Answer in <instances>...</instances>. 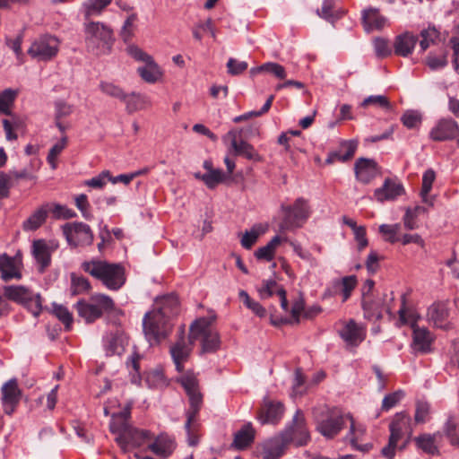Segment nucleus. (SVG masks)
<instances>
[{
	"label": "nucleus",
	"mask_w": 459,
	"mask_h": 459,
	"mask_svg": "<svg viewBox=\"0 0 459 459\" xmlns=\"http://www.w3.org/2000/svg\"><path fill=\"white\" fill-rule=\"evenodd\" d=\"M192 345L185 340L184 330H181L178 340L170 347L169 351L176 369L182 373L178 377V382L181 384L188 396L190 408L186 413L185 427L188 436V444L194 446L199 441L197 434L199 424L197 423L196 417L203 403V395L199 390V382L196 375L192 370L184 371V364L190 357Z\"/></svg>",
	"instance_id": "obj_1"
},
{
	"label": "nucleus",
	"mask_w": 459,
	"mask_h": 459,
	"mask_svg": "<svg viewBox=\"0 0 459 459\" xmlns=\"http://www.w3.org/2000/svg\"><path fill=\"white\" fill-rule=\"evenodd\" d=\"M178 310V300L175 295L164 296L155 300L152 310L143 318V332L152 345L160 343L171 333V318Z\"/></svg>",
	"instance_id": "obj_2"
},
{
	"label": "nucleus",
	"mask_w": 459,
	"mask_h": 459,
	"mask_svg": "<svg viewBox=\"0 0 459 459\" xmlns=\"http://www.w3.org/2000/svg\"><path fill=\"white\" fill-rule=\"evenodd\" d=\"M216 316L197 318L189 327V342H198L201 353L215 352L221 347V337L215 325Z\"/></svg>",
	"instance_id": "obj_3"
},
{
	"label": "nucleus",
	"mask_w": 459,
	"mask_h": 459,
	"mask_svg": "<svg viewBox=\"0 0 459 459\" xmlns=\"http://www.w3.org/2000/svg\"><path fill=\"white\" fill-rule=\"evenodd\" d=\"M84 41L88 52L94 55L108 54L115 41L113 30L100 22L86 21L83 24Z\"/></svg>",
	"instance_id": "obj_4"
},
{
	"label": "nucleus",
	"mask_w": 459,
	"mask_h": 459,
	"mask_svg": "<svg viewBox=\"0 0 459 459\" xmlns=\"http://www.w3.org/2000/svg\"><path fill=\"white\" fill-rule=\"evenodd\" d=\"M390 436L388 443L381 449L385 459H393L396 450H403L410 442L412 428L408 414L397 413L389 424Z\"/></svg>",
	"instance_id": "obj_5"
},
{
	"label": "nucleus",
	"mask_w": 459,
	"mask_h": 459,
	"mask_svg": "<svg viewBox=\"0 0 459 459\" xmlns=\"http://www.w3.org/2000/svg\"><path fill=\"white\" fill-rule=\"evenodd\" d=\"M82 268L112 290H117L126 281L124 268L117 264H110L102 260H91L83 262Z\"/></svg>",
	"instance_id": "obj_6"
},
{
	"label": "nucleus",
	"mask_w": 459,
	"mask_h": 459,
	"mask_svg": "<svg viewBox=\"0 0 459 459\" xmlns=\"http://www.w3.org/2000/svg\"><path fill=\"white\" fill-rule=\"evenodd\" d=\"M313 417L316 430L325 437L332 439L343 429L347 414L338 408H329L325 405L315 408Z\"/></svg>",
	"instance_id": "obj_7"
},
{
	"label": "nucleus",
	"mask_w": 459,
	"mask_h": 459,
	"mask_svg": "<svg viewBox=\"0 0 459 459\" xmlns=\"http://www.w3.org/2000/svg\"><path fill=\"white\" fill-rule=\"evenodd\" d=\"M115 308L113 299L104 294H94L89 301L81 300L76 304L79 316L86 323H92L101 317L103 313L111 312Z\"/></svg>",
	"instance_id": "obj_8"
},
{
	"label": "nucleus",
	"mask_w": 459,
	"mask_h": 459,
	"mask_svg": "<svg viewBox=\"0 0 459 459\" xmlns=\"http://www.w3.org/2000/svg\"><path fill=\"white\" fill-rule=\"evenodd\" d=\"M4 297L17 304L25 307L34 316H38L42 309V300L39 294L34 293L23 285H6L3 287Z\"/></svg>",
	"instance_id": "obj_9"
},
{
	"label": "nucleus",
	"mask_w": 459,
	"mask_h": 459,
	"mask_svg": "<svg viewBox=\"0 0 459 459\" xmlns=\"http://www.w3.org/2000/svg\"><path fill=\"white\" fill-rule=\"evenodd\" d=\"M282 211L285 214L281 224V230H282L301 227L310 215L308 202L302 197L298 198L292 205H283Z\"/></svg>",
	"instance_id": "obj_10"
},
{
	"label": "nucleus",
	"mask_w": 459,
	"mask_h": 459,
	"mask_svg": "<svg viewBox=\"0 0 459 459\" xmlns=\"http://www.w3.org/2000/svg\"><path fill=\"white\" fill-rule=\"evenodd\" d=\"M285 443H294L296 446H304L310 439V435L306 425V420L301 411H297L291 423L281 434Z\"/></svg>",
	"instance_id": "obj_11"
},
{
	"label": "nucleus",
	"mask_w": 459,
	"mask_h": 459,
	"mask_svg": "<svg viewBox=\"0 0 459 459\" xmlns=\"http://www.w3.org/2000/svg\"><path fill=\"white\" fill-rule=\"evenodd\" d=\"M60 41L57 38L44 35L35 39L30 45L28 54L39 61H49L56 56Z\"/></svg>",
	"instance_id": "obj_12"
},
{
	"label": "nucleus",
	"mask_w": 459,
	"mask_h": 459,
	"mask_svg": "<svg viewBox=\"0 0 459 459\" xmlns=\"http://www.w3.org/2000/svg\"><path fill=\"white\" fill-rule=\"evenodd\" d=\"M62 232L72 247L90 246L93 242V233L90 226L83 222L65 223Z\"/></svg>",
	"instance_id": "obj_13"
},
{
	"label": "nucleus",
	"mask_w": 459,
	"mask_h": 459,
	"mask_svg": "<svg viewBox=\"0 0 459 459\" xmlns=\"http://www.w3.org/2000/svg\"><path fill=\"white\" fill-rule=\"evenodd\" d=\"M22 268V255L20 252H17L13 256L5 253L0 255V277L3 281L21 280Z\"/></svg>",
	"instance_id": "obj_14"
},
{
	"label": "nucleus",
	"mask_w": 459,
	"mask_h": 459,
	"mask_svg": "<svg viewBox=\"0 0 459 459\" xmlns=\"http://www.w3.org/2000/svg\"><path fill=\"white\" fill-rule=\"evenodd\" d=\"M387 294L384 295L383 299L373 300L368 292H364L363 296V309L365 316L368 319L378 320L383 316V313H391L390 302L393 301V297Z\"/></svg>",
	"instance_id": "obj_15"
},
{
	"label": "nucleus",
	"mask_w": 459,
	"mask_h": 459,
	"mask_svg": "<svg viewBox=\"0 0 459 459\" xmlns=\"http://www.w3.org/2000/svg\"><path fill=\"white\" fill-rule=\"evenodd\" d=\"M151 438L152 435L150 431L131 427L125 434L117 436L116 441L123 452L126 453L130 448L142 446L151 440Z\"/></svg>",
	"instance_id": "obj_16"
},
{
	"label": "nucleus",
	"mask_w": 459,
	"mask_h": 459,
	"mask_svg": "<svg viewBox=\"0 0 459 459\" xmlns=\"http://www.w3.org/2000/svg\"><path fill=\"white\" fill-rule=\"evenodd\" d=\"M22 392L16 379H11L2 386V404L4 413L11 415L15 411Z\"/></svg>",
	"instance_id": "obj_17"
},
{
	"label": "nucleus",
	"mask_w": 459,
	"mask_h": 459,
	"mask_svg": "<svg viewBox=\"0 0 459 459\" xmlns=\"http://www.w3.org/2000/svg\"><path fill=\"white\" fill-rule=\"evenodd\" d=\"M404 192V187L400 182L393 178H385L383 186L375 190L374 198L379 203L394 201Z\"/></svg>",
	"instance_id": "obj_18"
},
{
	"label": "nucleus",
	"mask_w": 459,
	"mask_h": 459,
	"mask_svg": "<svg viewBox=\"0 0 459 459\" xmlns=\"http://www.w3.org/2000/svg\"><path fill=\"white\" fill-rule=\"evenodd\" d=\"M459 134V126L452 119H441L431 129L429 136L433 141L444 142L452 140Z\"/></svg>",
	"instance_id": "obj_19"
},
{
	"label": "nucleus",
	"mask_w": 459,
	"mask_h": 459,
	"mask_svg": "<svg viewBox=\"0 0 459 459\" xmlns=\"http://www.w3.org/2000/svg\"><path fill=\"white\" fill-rule=\"evenodd\" d=\"M428 321L435 327L443 330H449L452 328V324L448 321L449 311L445 303H434L429 309L427 314Z\"/></svg>",
	"instance_id": "obj_20"
},
{
	"label": "nucleus",
	"mask_w": 459,
	"mask_h": 459,
	"mask_svg": "<svg viewBox=\"0 0 459 459\" xmlns=\"http://www.w3.org/2000/svg\"><path fill=\"white\" fill-rule=\"evenodd\" d=\"M57 248L56 243H47L43 239H38L32 243V255L40 266V271L49 266L51 262V254Z\"/></svg>",
	"instance_id": "obj_21"
},
{
	"label": "nucleus",
	"mask_w": 459,
	"mask_h": 459,
	"mask_svg": "<svg viewBox=\"0 0 459 459\" xmlns=\"http://www.w3.org/2000/svg\"><path fill=\"white\" fill-rule=\"evenodd\" d=\"M257 291L261 299H268L273 295H277L281 303V306L284 311H288V300L286 298V291L284 288L278 284L273 280L263 281L261 286L257 288Z\"/></svg>",
	"instance_id": "obj_22"
},
{
	"label": "nucleus",
	"mask_w": 459,
	"mask_h": 459,
	"mask_svg": "<svg viewBox=\"0 0 459 459\" xmlns=\"http://www.w3.org/2000/svg\"><path fill=\"white\" fill-rule=\"evenodd\" d=\"M347 420L350 421V430L346 436V439L355 449L362 452L369 451L372 447L370 444H359L366 434L365 427L362 424L356 423L353 417L350 414H347Z\"/></svg>",
	"instance_id": "obj_23"
},
{
	"label": "nucleus",
	"mask_w": 459,
	"mask_h": 459,
	"mask_svg": "<svg viewBox=\"0 0 459 459\" xmlns=\"http://www.w3.org/2000/svg\"><path fill=\"white\" fill-rule=\"evenodd\" d=\"M283 411L284 408L281 403L264 399L258 419L263 424L276 423L281 418Z\"/></svg>",
	"instance_id": "obj_24"
},
{
	"label": "nucleus",
	"mask_w": 459,
	"mask_h": 459,
	"mask_svg": "<svg viewBox=\"0 0 459 459\" xmlns=\"http://www.w3.org/2000/svg\"><path fill=\"white\" fill-rule=\"evenodd\" d=\"M355 175L359 181L368 184L378 173L377 164L374 160L360 158L355 162Z\"/></svg>",
	"instance_id": "obj_25"
},
{
	"label": "nucleus",
	"mask_w": 459,
	"mask_h": 459,
	"mask_svg": "<svg viewBox=\"0 0 459 459\" xmlns=\"http://www.w3.org/2000/svg\"><path fill=\"white\" fill-rule=\"evenodd\" d=\"M288 445L281 435L266 440L260 446V455L263 459H279L284 453Z\"/></svg>",
	"instance_id": "obj_26"
},
{
	"label": "nucleus",
	"mask_w": 459,
	"mask_h": 459,
	"mask_svg": "<svg viewBox=\"0 0 459 459\" xmlns=\"http://www.w3.org/2000/svg\"><path fill=\"white\" fill-rule=\"evenodd\" d=\"M344 342L352 346L359 345L365 338V329L359 325L354 320L347 322L340 331Z\"/></svg>",
	"instance_id": "obj_27"
},
{
	"label": "nucleus",
	"mask_w": 459,
	"mask_h": 459,
	"mask_svg": "<svg viewBox=\"0 0 459 459\" xmlns=\"http://www.w3.org/2000/svg\"><path fill=\"white\" fill-rule=\"evenodd\" d=\"M176 448V443L173 438L168 435H160L155 440L148 446V449L155 455L166 458L169 457Z\"/></svg>",
	"instance_id": "obj_28"
},
{
	"label": "nucleus",
	"mask_w": 459,
	"mask_h": 459,
	"mask_svg": "<svg viewBox=\"0 0 459 459\" xmlns=\"http://www.w3.org/2000/svg\"><path fill=\"white\" fill-rule=\"evenodd\" d=\"M412 348L420 352H429L434 340L431 333L425 327L412 328Z\"/></svg>",
	"instance_id": "obj_29"
},
{
	"label": "nucleus",
	"mask_w": 459,
	"mask_h": 459,
	"mask_svg": "<svg viewBox=\"0 0 459 459\" xmlns=\"http://www.w3.org/2000/svg\"><path fill=\"white\" fill-rule=\"evenodd\" d=\"M362 22L367 31L381 30L386 24V18L380 14L377 8H368L362 13Z\"/></svg>",
	"instance_id": "obj_30"
},
{
	"label": "nucleus",
	"mask_w": 459,
	"mask_h": 459,
	"mask_svg": "<svg viewBox=\"0 0 459 459\" xmlns=\"http://www.w3.org/2000/svg\"><path fill=\"white\" fill-rule=\"evenodd\" d=\"M230 135H231L230 144L236 155L243 156L246 159L254 161L262 160V158L259 155V153L255 150V148L250 143L241 139L238 140L235 134L230 133Z\"/></svg>",
	"instance_id": "obj_31"
},
{
	"label": "nucleus",
	"mask_w": 459,
	"mask_h": 459,
	"mask_svg": "<svg viewBox=\"0 0 459 459\" xmlns=\"http://www.w3.org/2000/svg\"><path fill=\"white\" fill-rule=\"evenodd\" d=\"M140 77L148 83H155L162 80L164 72L153 60L137 68Z\"/></svg>",
	"instance_id": "obj_32"
},
{
	"label": "nucleus",
	"mask_w": 459,
	"mask_h": 459,
	"mask_svg": "<svg viewBox=\"0 0 459 459\" xmlns=\"http://www.w3.org/2000/svg\"><path fill=\"white\" fill-rule=\"evenodd\" d=\"M418 38L409 32H405L396 37L394 41V53L398 56H407L415 48Z\"/></svg>",
	"instance_id": "obj_33"
},
{
	"label": "nucleus",
	"mask_w": 459,
	"mask_h": 459,
	"mask_svg": "<svg viewBox=\"0 0 459 459\" xmlns=\"http://www.w3.org/2000/svg\"><path fill=\"white\" fill-rule=\"evenodd\" d=\"M130 417V408L126 407L123 411L116 413L112 416L110 423V430L112 433L117 436H122L132 426L128 423Z\"/></svg>",
	"instance_id": "obj_34"
},
{
	"label": "nucleus",
	"mask_w": 459,
	"mask_h": 459,
	"mask_svg": "<svg viewBox=\"0 0 459 459\" xmlns=\"http://www.w3.org/2000/svg\"><path fill=\"white\" fill-rule=\"evenodd\" d=\"M357 149V143L352 141L343 142L341 145V150L339 152H333L329 153L325 162L327 164H332L337 160L339 161H346L351 160Z\"/></svg>",
	"instance_id": "obj_35"
},
{
	"label": "nucleus",
	"mask_w": 459,
	"mask_h": 459,
	"mask_svg": "<svg viewBox=\"0 0 459 459\" xmlns=\"http://www.w3.org/2000/svg\"><path fill=\"white\" fill-rule=\"evenodd\" d=\"M286 240L287 238H281L280 236L273 237L267 245L256 249L255 252V256L258 260H264L267 262L273 260L277 247L281 244L282 241Z\"/></svg>",
	"instance_id": "obj_36"
},
{
	"label": "nucleus",
	"mask_w": 459,
	"mask_h": 459,
	"mask_svg": "<svg viewBox=\"0 0 459 459\" xmlns=\"http://www.w3.org/2000/svg\"><path fill=\"white\" fill-rule=\"evenodd\" d=\"M111 2L112 0H87L82 5L85 21L100 16Z\"/></svg>",
	"instance_id": "obj_37"
},
{
	"label": "nucleus",
	"mask_w": 459,
	"mask_h": 459,
	"mask_svg": "<svg viewBox=\"0 0 459 459\" xmlns=\"http://www.w3.org/2000/svg\"><path fill=\"white\" fill-rule=\"evenodd\" d=\"M268 230L267 225L255 224L250 230H247L242 234L240 243L246 249H250L257 241L260 236L264 234Z\"/></svg>",
	"instance_id": "obj_38"
},
{
	"label": "nucleus",
	"mask_w": 459,
	"mask_h": 459,
	"mask_svg": "<svg viewBox=\"0 0 459 459\" xmlns=\"http://www.w3.org/2000/svg\"><path fill=\"white\" fill-rule=\"evenodd\" d=\"M124 101L126 102L128 113H134L138 110L144 109L152 105L150 100L146 96L134 92L126 95Z\"/></svg>",
	"instance_id": "obj_39"
},
{
	"label": "nucleus",
	"mask_w": 459,
	"mask_h": 459,
	"mask_svg": "<svg viewBox=\"0 0 459 459\" xmlns=\"http://www.w3.org/2000/svg\"><path fill=\"white\" fill-rule=\"evenodd\" d=\"M342 222L352 230L354 238L358 243L359 250L360 251L364 249L368 245V241L366 237V228L364 226H358L354 220L347 216L342 217Z\"/></svg>",
	"instance_id": "obj_40"
},
{
	"label": "nucleus",
	"mask_w": 459,
	"mask_h": 459,
	"mask_svg": "<svg viewBox=\"0 0 459 459\" xmlns=\"http://www.w3.org/2000/svg\"><path fill=\"white\" fill-rule=\"evenodd\" d=\"M195 177L201 179L205 186L210 188H215L219 184L223 183L227 178L226 173L221 169L212 170L204 174L195 173Z\"/></svg>",
	"instance_id": "obj_41"
},
{
	"label": "nucleus",
	"mask_w": 459,
	"mask_h": 459,
	"mask_svg": "<svg viewBox=\"0 0 459 459\" xmlns=\"http://www.w3.org/2000/svg\"><path fill=\"white\" fill-rule=\"evenodd\" d=\"M55 108L56 125L61 132H65L68 126L62 120L73 113L74 108L64 100H58L55 103Z\"/></svg>",
	"instance_id": "obj_42"
},
{
	"label": "nucleus",
	"mask_w": 459,
	"mask_h": 459,
	"mask_svg": "<svg viewBox=\"0 0 459 459\" xmlns=\"http://www.w3.org/2000/svg\"><path fill=\"white\" fill-rule=\"evenodd\" d=\"M255 429L251 424L245 425L239 431L235 434L234 446L238 449L247 447L254 440Z\"/></svg>",
	"instance_id": "obj_43"
},
{
	"label": "nucleus",
	"mask_w": 459,
	"mask_h": 459,
	"mask_svg": "<svg viewBox=\"0 0 459 459\" xmlns=\"http://www.w3.org/2000/svg\"><path fill=\"white\" fill-rule=\"evenodd\" d=\"M48 210L45 207H40L36 210L24 222V230H35L39 229L46 221Z\"/></svg>",
	"instance_id": "obj_44"
},
{
	"label": "nucleus",
	"mask_w": 459,
	"mask_h": 459,
	"mask_svg": "<svg viewBox=\"0 0 459 459\" xmlns=\"http://www.w3.org/2000/svg\"><path fill=\"white\" fill-rule=\"evenodd\" d=\"M357 282L358 281L355 275L345 276L342 278L340 281H336L334 282L335 288L338 289V290L342 296L343 302L350 298L352 290L357 286Z\"/></svg>",
	"instance_id": "obj_45"
},
{
	"label": "nucleus",
	"mask_w": 459,
	"mask_h": 459,
	"mask_svg": "<svg viewBox=\"0 0 459 459\" xmlns=\"http://www.w3.org/2000/svg\"><path fill=\"white\" fill-rule=\"evenodd\" d=\"M138 22V14L131 13L127 15L120 31V36L125 42H129L134 38Z\"/></svg>",
	"instance_id": "obj_46"
},
{
	"label": "nucleus",
	"mask_w": 459,
	"mask_h": 459,
	"mask_svg": "<svg viewBox=\"0 0 459 459\" xmlns=\"http://www.w3.org/2000/svg\"><path fill=\"white\" fill-rule=\"evenodd\" d=\"M250 72L252 74L265 72L273 74L279 79H284L287 75L285 68L282 65L273 62L265 63L258 67L252 68Z\"/></svg>",
	"instance_id": "obj_47"
},
{
	"label": "nucleus",
	"mask_w": 459,
	"mask_h": 459,
	"mask_svg": "<svg viewBox=\"0 0 459 459\" xmlns=\"http://www.w3.org/2000/svg\"><path fill=\"white\" fill-rule=\"evenodd\" d=\"M100 89L102 93L109 97L116 98L120 100H125L126 98V94L125 93L123 89L111 82H100Z\"/></svg>",
	"instance_id": "obj_48"
},
{
	"label": "nucleus",
	"mask_w": 459,
	"mask_h": 459,
	"mask_svg": "<svg viewBox=\"0 0 459 459\" xmlns=\"http://www.w3.org/2000/svg\"><path fill=\"white\" fill-rule=\"evenodd\" d=\"M401 230V225L396 224H382L379 226V232L384 236L385 240L392 244L400 241L398 236Z\"/></svg>",
	"instance_id": "obj_49"
},
{
	"label": "nucleus",
	"mask_w": 459,
	"mask_h": 459,
	"mask_svg": "<svg viewBox=\"0 0 459 459\" xmlns=\"http://www.w3.org/2000/svg\"><path fill=\"white\" fill-rule=\"evenodd\" d=\"M426 64L431 70L446 66L447 65V52L442 49L438 53H430L426 59Z\"/></svg>",
	"instance_id": "obj_50"
},
{
	"label": "nucleus",
	"mask_w": 459,
	"mask_h": 459,
	"mask_svg": "<svg viewBox=\"0 0 459 459\" xmlns=\"http://www.w3.org/2000/svg\"><path fill=\"white\" fill-rule=\"evenodd\" d=\"M362 108H368L369 106H374L382 109L389 110L392 108L391 103L387 97L384 95H372L366 98L361 102Z\"/></svg>",
	"instance_id": "obj_51"
},
{
	"label": "nucleus",
	"mask_w": 459,
	"mask_h": 459,
	"mask_svg": "<svg viewBox=\"0 0 459 459\" xmlns=\"http://www.w3.org/2000/svg\"><path fill=\"white\" fill-rule=\"evenodd\" d=\"M415 442L419 448L422 449L428 454L434 455L437 451L434 436L429 434H423L419 436L415 439Z\"/></svg>",
	"instance_id": "obj_52"
},
{
	"label": "nucleus",
	"mask_w": 459,
	"mask_h": 459,
	"mask_svg": "<svg viewBox=\"0 0 459 459\" xmlns=\"http://www.w3.org/2000/svg\"><path fill=\"white\" fill-rule=\"evenodd\" d=\"M239 298L243 301V303L250 309L254 314L258 316L259 317L265 316L266 311L265 308L260 305L257 301L253 300L247 292L245 290H241L239 292Z\"/></svg>",
	"instance_id": "obj_53"
},
{
	"label": "nucleus",
	"mask_w": 459,
	"mask_h": 459,
	"mask_svg": "<svg viewBox=\"0 0 459 459\" xmlns=\"http://www.w3.org/2000/svg\"><path fill=\"white\" fill-rule=\"evenodd\" d=\"M436 179V173L433 169H427L422 177V186L420 191V195L423 199V202H428V195L431 191L432 185Z\"/></svg>",
	"instance_id": "obj_54"
},
{
	"label": "nucleus",
	"mask_w": 459,
	"mask_h": 459,
	"mask_svg": "<svg viewBox=\"0 0 459 459\" xmlns=\"http://www.w3.org/2000/svg\"><path fill=\"white\" fill-rule=\"evenodd\" d=\"M273 100H274V96L273 95L269 96L268 99L266 100L264 105L261 108V110H259V111H251V112L245 113V114L241 115V116L236 117L233 119V121L235 123H240L242 121L248 120V119H250L252 117H260V116L267 113L269 111V109L271 108V107H272Z\"/></svg>",
	"instance_id": "obj_55"
},
{
	"label": "nucleus",
	"mask_w": 459,
	"mask_h": 459,
	"mask_svg": "<svg viewBox=\"0 0 459 459\" xmlns=\"http://www.w3.org/2000/svg\"><path fill=\"white\" fill-rule=\"evenodd\" d=\"M48 212L52 214L53 218L57 220H67L76 216V213L72 209L59 204H52Z\"/></svg>",
	"instance_id": "obj_56"
},
{
	"label": "nucleus",
	"mask_w": 459,
	"mask_h": 459,
	"mask_svg": "<svg viewBox=\"0 0 459 459\" xmlns=\"http://www.w3.org/2000/svg\"><path fill=\"white\" fill-rule=\"evenodd\" d=\"M128 56L137 62H142L144 65L153 60V57L146 53L143 49L134 44H130L126 49Z\"/></svg>",
	"instance_id": "obj_57"
},
{
	"label": "nucleus",
	"mask_w": 459,
	"mask_h": 459,
	"mask_svg": "<svg viewBox=\"0 0 459 459\" xmlns=\"http://www.w3.org/2000/svg\"><path fill=\"white\" fill-rule=\"evenodd\" d=\"M67 145V137L63 136L56 143H55L52 148L49 150L48 155V161L51 165L52 169L56 168V160L59 154L63 152V150Z\"/></svg>",
	"instance_id": "obj_58"
},
{
	"label": "nucleus",
	"mask_w": 459,
	"mask_h": 459,
	"mask_svg": "<svg viewBox=\"0 0 459 459\" xmlns=\"http://www.w3.org/2000/svg\"><path fill=\"white\" fill-rule=\"evenodd\" d=\"M145 381L150 387H161L166 385V379L161 369L156 368L147 373Z\"/></svg>",
	"instance_id": "obj_59"
},
{
	"label": "nucleus",
	"mask_w": 459,
	"mask_h": 459,
	"mask_svg": "<svg viewBox=\"0 0 459 459\" xmlns=\"http://www.w3.org/2000/svg\"><path fill=\"white\" fill-rule=\"evenodd\" d=\"M438 31L435 28L429 27L420 32L421 39L420 41V48L425 51L431 44L437 39Z\"/></svg>",
	"instance_id": "obj_60"
},
{
	"label": "nucleus",
	"mask_w": 459,
	"mask_h": 459,
	"mask_svg": "<svg viewBox=\"0 0 459 459\" xmlns=\"http://www.w3.org/2000/svg\"><path fill=\"white\" fill-rule=\"evenodd\" d=\"M16 91L13 90H5L0 94V112L5 115H10V107L13 104Z\"/></svg>",
	"instance_id": "obj_61"
},
{
	"label": "nucleus",
	"mask_w": 459,
	"mask_h": 459,
	"mask_svg": "<svg viewBox=\"0 0 459 459\" xmlns=\"http://www.w3.org/2000/svg\"><path fill=\"white\" fill-rule=\"evenodd\" d=\"M53 314L65 325L67 329H70L73 324V316L65 307L54 304Z\"/></svg>",
	"instance_id": "obj_62"
},
{
	"label": "nucleus",
	"mask_w": 459,
	"mask_h": 459,
	"mask_svg": "<svg viewBox=\"0 0 459 459\" xmlns=\"http://www.w3.org/2000/svg\"><path fill=\"white\" fill-rule=\"evenodd\" d=\"M111 174L108 170H104L100 173L98 176L86 180L84 185L92 188L101 189L107 184V182L110 181Z\"/></svg>",
	"instance_id": "obj_63"
},
{
	"label": "nucleus",
	"mask_w": 459,
	"mask_h": 459,
	"mask_svg": "<svg viewBox=\"0 0 459 459\" xmlns=\"http://www.w3.org/2000/svg\"><path fill=\"white\" fill-rule=\"evenodd\" d=\"M401 120L404 126L409 129H413L420 126L421 116L418 111L408 110L403 115Z\"/></svg>",
	"instance_id": "obj_64"
}]
</instances>
